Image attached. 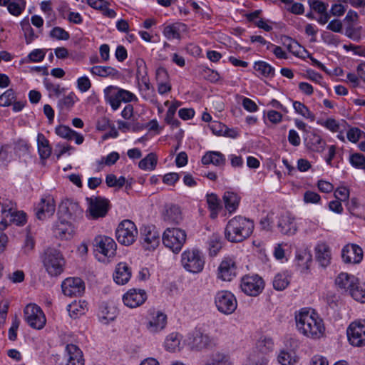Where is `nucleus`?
<instances>
[{"label": "nucleus", "mask_w": 365, "mask_h": 365, "mask_svg": "<svg viewBox=\"0 0 365 365\" xmlns=\"http://www.w3.org/2000/svg\"><path fill=\"white\" fill-rule=\"evenodd\" d=\"M50 36L58 40H68L70 38L69 34L61 27H54L50 31Z\"/></svg>", "instance_id": "nucleus-55"}, {"label": "nucleus", "mask_w": 365, "mask_h": 365, "mask_svg": "<svg viewBox=\"0 0 365 365\" xmlns=\"http://www.w3.org/2000/svg\"><path fill=\"white\" fill-rule=\"evenodd\" d=\"M141 244L146 250H154L160 244L159 233L152 227H145L141 232Z\"/></svg>", "instance_id": "nucleus-20"}, {"label": "nucleus", "mask_w": 365, "mask_h": 365, "mask_svg": "<svg viewBox=\"0 0 365 365\" xmlns=\"http://www.w3.org/2000/svg\"><path fill=\"white\" fill-rule=\"evenodd\" d=\"M1 216L0 230H4L9 224L20 225L23 222V214L17 212L16 207L11 202L2 205Z\"/></svg>", "instance_id": "nucleus-13"}, {"label": "nucleus", "mask_w": 365, "mask_h": 365, "mask_svg": "<svg viewBox=\"0 0 365 365\" xmlns=\"http://www.w3.org/2000/svg\"><path fill=\"white\" fill-rule=\"evenodd\" d=\"M25 320L33 329H41L46 324V317L38 305L27 304L24 309Z\"/></svg>", "instance_id": "nucleus-11"}, {"label": "nucleus", "mask_w": 365, "mask_h": 365, "mask_svg": "<svg viewBox=\"0 0 365 365\" xmlns=\"http://www.w3.org/2000/svg\"><path fill=\"white\" fill-rule=\"evenodd\" d=\"M56 133L61 138L71 140H74L77 145H81L84 140L83 136L66 125H58L55 129Z\"/></svg>", "instance_id": "nucleus-28"}, {"label": "nucleus", "mask_w": 365, "mask_h": 365, "mask_svg": "<svg viewBox=\"0 0 365 365\" xmlns=\"http://www.w3.org/2000/svg\"><path fill=\"white\" fill-rule=\"evenodd\" d=\"M277 359L282 365H293L296 362L295 357L291 353L285 351H280Z\"/></svg>", "instance_id": "nucleus-54"}, {"label": "nucleus", "mask_w": 365, "mask_h": 365, "mask_svg": "<svg viewBox=\"0 0 365 365\" xmlns=\"http://www.w3.org/2000/svg\"><path fill=\"white\" fill-rule=\"evenodd\" d=\"M166 325L167 316L161 312H157L148 319L146 329L150 333L156 334L163 330Z\"/></svg>", "instance_id": "nucleus-25"}, {"label": "nucleus", "mask_w": 365, "mask_h": 365, "mask_svg": "<svg viewBox=\"0 0 365 365\" xmlns=\"http://www.w3.org/2000/svg\"><path fill=\"white\" fill-rule=\"evenodd\" d=\"M347 337L354 346H365V321L356 320L351 322L347 329Z\"/></svg>", "instance_id": "nucleus-14"}, {"label": "nucleus", "mask_w": 365, "mask_h": 365, "mask_svg": "<svg viewBox=\"0 0 365 365\" xmlns=\"http://www.w3.org/2000/svg\"><path fill=\"white\" fill-rule=\"evenodd\" d=\"M180 340L181 338L179 334H170L165 341V347L166 350L171 352L178 350L180 344Z\"/></svg>", "instance_id": "nucleus-42"}, {"label": "nucleus", "mask_w": 365, "mask_h": 365, "mask_svg": "<svg viewBox=\"0 0 365 365\" xmlns=\"http://www.w3.org/2000/svg\"><path fill=\"white\" fill-rule=\"evenodd\" d=\"M215 304L217 310L225 314L233 313L237 307V302L234 294L225 290L216 293Z\"/></svg>", "instance_id": "nucleus-9"}, {"label": "nucleus", "mask_w": 365, "mask_h": 365, "mask_svg": "<svg viewBox=\"0 0 365 365\" xmlns=\"http://www.w3.org/2000/svg\"><path fill=\"white\" fill-rule=\"evenodd\" d=\"M363 137H365V133L358 128H351L346 133L347 139L353 143H356Z\"/></svg>", "instance_id": "nucleus-51"}, {"label": "nucleus", "mask_w": 365, "mask_h": 365, "mask_svg": "<svg viewBox=\"0 0 365 365\" xmlns=\"http://www.w3.org/2000/svg\"><path fill=\"white\" fill-rule=\"evenodd\" d=\"M88 208L87 216L93 220L106 216L108 211V201L101 197L92 196L86 199Z\"/></svg>", "instance_id": "nucleus-10"}, {"label": "nucleus", "mask_w": 365, "mask_h": 365, "mask_svg": "<svg viewBox=\"0 0 365 365\" xmlns=\"http://www.w3.org/2000/svg\"><path fill=\"white\" fill-rule=\"evenodd\" d=\"M310 7L318 14L324 13L327 11L328 4L319 0H308Z\"/></svg>", "instance_id": "nucleus-59"}, {"label": "nucleus", "mask_w": 365, "mask_h": 365, "mask_svg": "<svg viewBox=\"0 0 365 365\" xmlns=\"http://www.w3.org/2000/svg\"><path fill=\"white\" fill-rule=\"evenodd\" d=\"M68 353L67 364L71 365H83L84 359L81 350L75 344H68L66 346Z\"/></svg>", "instance_id": "nucleus-30"}, {"label": "nucleus", "mask_w": 365, "mask_h": 365, "mask_svg": "<svg viewBox=\"0 0 365 365\" xmlns=\"http://www.w3.org/2000/svg\"><path fill=\"white\" fill-rule=\"evenodd\" d=\"M203 165L212 164L215 166H223L225 164L226 158L225 155L217 151H208L202 158Z\"/></svg>", "instance_id": "nucleus-31"}, {"label": "nucleus", "mask_w": 365, "mask_h": 365, "mask_svg": "<svg viewBox=\"0 0 365 365\" xmlns=\"http://www.w3.org/2000/svg\"><path fill=\"white\" fill-rule=\"evenodd\" d=\"M315 257L319 264L326 267L331 263V252L329 246L325 242H319L315 247Z\"/></svg>", "instance_id": "nucleus-26"}, {"label": "nucleus", "mask_w": 365, "mask_h": 365, "mask_svg": "<svg viewBox=\"0 0 365 365\" xmlns=\"http://www.w3.org/2000/svg\"><path fill=\"white\" fill-rule=\"evenodd\" d=\"M303 200L306 204H319L321 202V197L315 192L307 190L304 193Z\"/></svg>", "instance_id": "nucleus-58"}, {"label": "nucleus", "mask_w": 365, "mask_h": 365, "mask_svg": "<svg viewBox=\"0 0 365 365\" xmlns=\"http://www.w3.org/2000/svg\"><path fill=\"white\" fill-rule=\"evenodd\" d=\"M157 162L156 155L150 153L139 162L138 166L144 170H153L156 167Z\"/></svg>", "instance_id": "nucleus-41"}, {"label": "nucleus", "mask_w": 365, "mask_h": 365, "mask_svg": "<svg viewBox=\"0 0 365 365\" xmlns=\"http://www.w3.org/2000/svg\"><path fill=\"white\" fill-rule=\"evenodd\" d=\"M58 214L66 219L76 220L82 216L83 210L78 202L66 200L59 205Z\"/></svg>", "instance_id": "nucleus-19"}, {"label": "nucleus", "mask_w": 365, "mask_h": 365, "mask_svg": "<svg viewBox=\"0 0 365 365\" xmlns=\"http://www.w3.org/2000/svg\"><path fill=\"white\" fill-rule=\"evenodd\" d=\"M357 278L346 272H341L335 279V284L338 289L349 293L351 289L357 282Z\"/></svg>", "instance_id": "nucleus-27"}, {"label": "nucleus", "mask_w": 365, "mask_h": 365, "mask_svg": "<svg viewBox=\"0 0 365 365\" xmlns=\"http://www.w3.org/2000/svg\"><path fill=\"white\" fill-rule=\"evenodd\" d=\"M131 270L129 266L125 262H120L117 264L113 279L118 284H125L130 279Z\"/></svg>", "instance_id": "nucleus-29"}, {"label": "nucleus", "mask_w": 365, "mask_h": 365, "mask_svg": "<svg viewBox=\"0 0 365 365\" xmlns=\"http://www.w3.org/2000/svg\"><path fill=\"white\" fill-rule=\"evenodd\" d=\"M38 150L41 158L47 159L51 153V148L48 140L43 134L38 133L37 135Z\"/></svg>", "instance_id": "nucleus-37"}, {"label": "nucleus", "mask_w": 365, "mask_h": 365, "mask_svg": "<svg viewBox=\"0 0 365 365\" xmlns=\"http://www.w3.org/2000/svg\"><path fill=\"white\" fill-rule=\"evenodd\" d=\"M204 365H230L229 356L222 352L217 351L210 355Z\"/></svg>", "instance_id": "nucleus-39"}, {"label": "nucleus", "mask_w": 365, "mask_h": 365, "mask_svg": "<svg viewBox=\"0 0 365 365\" xmlns=\"http://www.w3.org/2000/svg\"><path fill=\"white\" fill-rule=\"evenodd\" d=\"M237 275V266L235 259L230 257H225L220 262L217 277L222 281L230 282Z\"/></svg>", "instance_id": "nucleus-16"}, {"label": "nucleus", "mask_w": 365, "mask_h": 365, "mask_svg": "<svg viewBox=\"0 0 365 365\" xmlns=\"http://www.w3.org/2000/svg\"><path fill=\"white\" fill-rule=\"evenodd\" d=\"M317 123L326 128L332 133H336L339 130L340 123L334 118H327L325 120H318Z\"/></svg>", "instance_id": "nucleus-50"}, {"label": "nucleus", "mask_w": 365, "mask_h": 365, "mask_svg": "<svg viewBox=\"0 0 365 365\" xmlns=\"http://www.w3.org/2000/svg\"><path fill=\"white\" fill-rule=\"evenodd\" d=\"M46 53L42 49H34L27 56L26 62L38 63L43 60Z\"/></svg>", "instance_id": "nucleus-56"}, {"label": "nucleus", "mask_w": 365, "mask_h": 365, "mask_svg": "<svg viewBox=\"0 0 365 365\" xmlns=\"http://www.w3.org/2000/svg\"><path fill=\"white\" fill-rule=\"evenodd\" d=\"M350 164L356 169H361L365 163V156L359 153L351 154L349 158Z\"/></svg>", "instance_id": "nucleus-53"}, {"label": "nucleus", "mask_w": 365, "mask_h": 365, "mask_svg": "<svg viewBox=\"0 0 365 365\" xmlns=\"http://www.w3.org/2000/svg\"><path fill=\"white\" fill-rule=\"evenodd\" d=\"M356 301L361 303L365 302V284L359 283L357 279V282L353 286L352 289H350L349 293Z\"/></svg>", "instance_id": "nucleus-44"}, {"label": "nucleus", "mask_w": 365, "mask_h": 365, "mask_svg": "<svg viewBox=\"0 0 365 365\" xmlns=\"http://www.w3.org/2000/svg\"><path fill=\"white\" fill-rule=\"evenodd\" d=\"M267 48V49H272L273 53L277 58L287 59L288 58L287 53L279 46L268 43Z\"/></svg>", "instance_id": "nucleus-63"}, {"label": "nucleus", "mask_w": 365, "mask_h": 365, "mask_svg": "<svg viewBox=\"0 0 365 365\" xmlns=\"http://www.w3.org/2000/svg\"><path fill=\"white\" fill-rule=\"evenodd\" d=\"M155 79L157 83L170 81L168 71L163 67H159L155 71Z\"/></svg>", "instance_id": "nucleus-64"}, {"label": "nucleus", "mask_w": 365, "mask_h": 365, "mask_svg": "<svg viewBox=\"0 0 365 365\" xmlns=\"http://www.w3.org/2000/svg\"><path fill=\"white\" fill-rule=\"evenodd\" d=\"M105 100L113 110H118L121 103L138 102L137 96L128 90L109 86L104 89Z\"/></svg>", "instance_id": "nucleus-3"}, {"label": "nucleus", "mask_w": 365, "mask_h": 365, "mask_svg": "<svg viewBox=\"0 0 365 365\" xmlns=\"http://www.w3.org/2000/svg\"><path fill=\"white\" fill-rule=\"evenodd\" d=\"M289 282V275L286 272L277 274L272 282L274 288L279 291L286 289Z\"/></svg>", "instance_id": "nucleus-43"}, {"label": "nucleus", "mask_w": 365, "mask_h": 365, "mask_svg": "<svg viewBox=\"0 0 365 365\" xmlns=\"http://www.w3.org/2000/svg\"><path fill=\"white\" fill-rule=\"evenodd\" d=\"M164 36L168 39H178L180 38L179 28L175 24L168 25L163 30Z\"/></svg>", "instance_id": "nucleus-52"}, {"label": "nucleus", "mask_w": 365, "mask_h": 365, "mask_svg": "<svg viewBox=\"0 0 365 365\" xmlns=\"http://www.w3.org/2000/svg\"><path fill=\"white\" fill-rule=\"evenodd\" d=\"M293 108L296 113L302 115L304 118L314 120V115L309 110L307 106L299 101L293 102Z\"/></svg>", "instance_id": "nucleus-47"}, {"label": "nucleus", "mask_w": 365, "mask_h": 365, "mask_svg": "<svg viewBox=\"0 0 365 365\" xmlns=\"http://www.w3.org/2000/svg\"><path fill=\"white\" fill-rule=\"evenodd\" d=\"M188 344L192 349H211L216 345L215 340L200 329L194 330L189 336Z\"/></svg>", "instance_id": "nucleus-12"}, {"label": "nucleus", "mask_w": 365, "mask_h": 365, "mask_svg": "<svg viewBox=\"0 0 365 365\" xmlns=\"http://www.w3.org/2000/svg\"><path fill=\"white\" fill-rule=\"evenodd\" d=\"M222 248L221 237L219 235L213 234L208 241L209 253L211 256H215Z\"/></svg>", "instance_id": "nucleus-45"}, {"label": "nucleus", "mask_w": 365, "mask_h": 365, "mask_svg": "<svg viewBox=\"0 0 365 365\" xmlns=\"http://www.w3.org/2000/svg\"><path fill=\"white\" fill-rule=\"evenodd\" d=\"M257 348L262 353L267 354L272 351L274 349V341L270 337L262 336L257 342Z\"/></svg>", "instance_id": "nucleus-46"}, {"label": "nucleus", "mask_w": 365, "mask_h": 365, "mask_svg": "<svg viewBox=\"0 0 365 365\" xmlns=\"http://www.w3.org/2000/svg\"><path fill=\"white\" fill-rule=\"evenodd\" d=\"M14 148L11 146H2L0 150V166L6 165L13 158Z\"/></svg>", "instance_id": "nucleus-48"}, {"label": "nucleus", "mask_w": 365, "mask_h": 365, "mask_svg": "<svg viewBox=\"0 0 365 365\" xmlns=\"http://www.w3.org/2000/svg\"><path fill=\"white\" fill-rule=\"evenodd\" d=\"M137 235V227L129 220L122 221L115 231V236L118 242L126 246L132 245L135 241Z\"/></svg>", "instance_id": "nucleus-7"}, {"label": "nucleus", "mask_w": 365, "mask_h": 365, "mask_svg": "<svg viewBox=\"0 0 365 365\" xmlns=\"http://www.w3.org/2000/svg\"><path fill=\"white\" fill-rule=\"evenodd\" d=\"M117 245L110 237L99 235L94 239V250L104 257L111 258L115 255Z\"/></svg>", "instance_id": "nucleus-15"}, {"label": "nucleus", "mask_w": 365, "mask_h": 365, "mask_svg": "<svg viewBox=\"0 0 365 365\" xmlns=\"http://www.w3.org/2000/svg\"><path fill=\"white\" fill-rule=\"evenodd\" d=\"M225 209L231 214L236 211L237 209L240 197L233 192L226 191L222 197Z\"/></svg>", "instance_id": "nucleus-33"}, {"label": "nucleus", "mask_w": 365, "mask_h": 365, "mask_svg": "<svg viewBox=\"0 0 365 365\" xmlns=\"http://www.w3.org/2000/svg\"><path fill=\"white\" fill-rule=\"evenodd\" d=\"M307 147L312 151L317 153H322L326 147V141L315 133H311L307 139Z\"/></svg>", "instance_id": "nucleus-34"}, {"label": "nucleus", "mask_w": 365, "mask_h": 365, "mask_svg": "<svg viewBox=\"0 0 365 365\" xmlns=\"http://www.w3.org/2000/svg\"><path fill=\"white\" fill-rule=\"evenodd\" d=\"M43 263L51 276H58L63 271L65 259L59 250L49 247L44 252Z\"/></svg>", "instance_id": "nucleus-5"}, {"label": "nucleus", "mask_w": 365, "mask_h": 365, "mask_svg": "<svg viewBox=\"0 0 365 365\" xmlns=\"http://www.w3.org/2000/svg\"><path fill=\"white\" fill-rule=\"evenodd\" d=\"M63 293L68 297H80L85 291V284L78 277H68L61 284Z\"/></svg>", "instance_id": "nucleus-17"}, {"label": "nucleus", "mask_w": 365, "mask_h": 365, "mask_svg": "<svg viewBox=\"0 0 365 365\" xmlns=\"http://www.w3.org/2000/svg\"><path fill=\"white\" fill-rule=\"evenodd\" d=\"M147 299V294L144 289H130L123 296L124 304L130 308L140 307Z\"/></svg>", "instance_id": "nucleus-18"}, {"label": "nucleus", "mask_w": 365, "mask_h": 365, "mask_svg": "<svg viewBox=\"0 0 365 365\" xmlns=\"http://www.w3.org/2000/svg\"><path fill=\"white\" fill-rule=\"evenodd\" d=\"M185 230L179 228H168L163 235V245L173 252L178 253L186 241Z\"/></svg>", "instance_id": "nucleus-6"}, {"label": "nucleus", "mask_w": 365, "mask_h": 365, "mask_svg": "<svg viewBox=\"0 0 365 365\" xmlns=\"http://www.w3.org/2000/svg\"><path fill=\"white\" fill-rule=\"evenodd\" d=\"M16 93L13 89L6 90L0 96V106L6 107L11 106L16 100Z\"/></svg>", "instance_id": "nucleus-49"}, {"label": "nucleus", "mask_w": 365, "mask_h": 365, "mask_svg": "<svg viewBox=\"0 0 365 365\" xmlns=\"http://www.w3.org/2000/svg\"><path fill=\"white\" fill-rule=\"evenodd\" d=\"M56 210V204L53 197H43L36 208V215L38 220H43L51 217Z\"/></svg>", "instance_id": "nucleus-22"}, {"label": "nucleus", "mask_w": 365, "mask_h": 365, "mask_svg": "<svg viewBox=\"0 0 365 365\" xmlns=\"http://www.w3.org/2000/svg\"><path fill=\"white\" fill-rule=\"evenodd\" d=\"M118 315V310L114 306H109L108 304H103L100 308L98 317L100 321L107 324L113 322Z\"/></svg>", "instance_id": "nucleus-32"}, {"label": "nucleus", "mask_w": 365, "mask_h": 365, "mask_svg": "<svg viewBox=\"0 0 365 365\" xmlns=\"http://www.w3.org/2000/svg\"><path fill=\"white\" fill-rule=\"evenodd\" d=\"M91 87V82L88 77L84 76L77 79V88L81 93L88 91Z\"/></svg>", "instance_id": "nucleus-60"}, {"label": "nucleus", "mask_w": 365, "mask_h": 365, "mask_svg": "<svg viewBox=\"0 0 365 365\" xmlns=\"http://www.w3.org/2000/svg\"><path fill=\"white\" fill-rule=\"evenodd\" d=\"M294 319L297 331L303 336L317 340L325 335L324 321L314 310L302 308L295 312Z\"/></svg>", "instance_id": "nucleus-1"}, {"label": "nucleus", "mask_w": 365, "mask_h": 365, "mask_svg": "<svg viewBox=\"0 0 365 365\" xmlns=\"http://www.w3.org/2000/svg\"><path fill=\"white\" fill-rule=\"evenodd\" d=\"M207 203L210 210L221 209L220 200L215 194H207L206 196Z\"/></svg>", "instance_id": "nucleus-61"}, {"label": "nucleus", "mask_w": 365, "mask_h": 365, "mask_svg": "<svg viewBox=\"0 0 365 365\" xmlns=\"http://www.w3.org/2000/svg\"><path fill=\"white\" fill-rule=\"evenodd\" d=\"M181 264L190 273H200L205 266V257L201 251L196 248L187 249L181 254Z\"/></svg>", "instance_id": "nucleus-4"}, {"label": "nucleus", "mask_w": 365, "mask_h": 365, "mask_svg": "<svg viewBox=\"0 0 365 365\" xmlns=\"http://www.w3.org/2000/svg\"><path fill=\"white\" fill-rule=\"evenodd\" d=\"M88 310V303L83 300L75 301L68 306V312L72 318H78Z\"/></svg>", "instance_id": "nucleus-35"}, {"label": "nucleus", "mask_w": 365, "mask_h": 365, "mask_svg": "<svg viewBox=\"0 0 365 365\" xmlns=\"http://www.w3.org/2000/svg\"><path fill=\"white\" fill-rule=\"evenodd\" d=\"M90 72L94 75L103 78L109 76L114 77L118 75V71L110 66H95L89 68Z\"/></svg>", "instance_id": "nucleus-38"}, {"label": "nucleus", "mask_w": 365, "mask_h": 365, "mask_svg": "<svg viewBox=\"0 0 365 365\" xmlns=\"http://www.w3.org/2000/svg\"><path fill=\"white\" fill-rule=\"evenodd\" d=\"M361 27H354L352 26H349L346 29L345 34L349 38L354 41H359L361 38Z\"/></svg>", "instance_id": "nucleus-62"}, {"label": "nucleus", "mask_w": 365, "mask_h": 365, "mask_svg": "<svg viewBox=\"0 0 365 365\" xmlns=\"http://www.w3.org/2000/svg\"><path fill=\"white\" fill-rule=\"evenodd\" d=\"M277 227L285 235H294L298 230L295 217L290 213L283 214L279 217Z\"/></svg>", "instance_id": "nucleus-23"}, {"label": "nucleus", "mask_w": 365, "mask_h": 365, "mask_svg": "<svg viewBox=\"0 0 365 365\" xmlns=\"http://www.w3.org/2000/svg\"><path fill=\"white\" fill-rule=\"evenodd\" d=\"M53 235L61 240H70L75 232L74 227L66 220L56 221L52 227Z\"/></svg>", "instance_id": "nucleus-24"}, {"label": "nucleus", "mask_w": 365, "mask_h": 365, "mask_svg": "<svg viewBox=\"0 0 365 365\" xmlns=\"http://www.w3.org/2000/svg\"><path fill=\"white\" fill-rule=\"evenodd\" d=\"M322 38L327 45L337 46L340 43L339 37L329 32H323L322 34Z\"/></svg>", "instance_id": "nucleus-57"}, {"label": "nucleus", "mask_w": 365, "mask_h": 365, "mask_svg": "<svg viewBox=\"0 0 365 365\" xmlns=\"http://www.w3.org/2000/svg\"><path fill=\"white\" fill-rule=\"evenodd\" d=\"M254 69L264 77H273L274 68L265 61H256L254 64Z\"/></svg>", "instance_id": "nucleus-40"}, {"label": "nucleus", "mask_w": 365, "mask_h": 365, "mask_svg": "<svg viewBox=\"0 0 365 365\" xmlns=\"http://www.w3.org/2000/svg\"><path fill=\"white\" fill-rule=\"evenodd\" d=\"M240 287L246 295L257 297L264 289V282L257 274H247L242 277Z\"/></svg>", "instance_id": "nucleus-8"}, {"label": "nucleus", "mask_w": 365, "mask_h": 365, "mask_svg": "<svg viewBox=\"0 0 365 365\" xmlns=\"http://www.w3.org/2000/svg\"><path fill=\"white\" fill-rule=\"evenodd\" d=\"M341 257L345 263H359L363 258L362 249L356 244H348L341 250Z\"/></svg>", "instance_id": "nucleus-21"}, {"label": "nucleus", "mask_w": 365, "mask_h": 365, "mask_svg": "<svg viewBox=\"0 0 365 365\" xmlns=\"http://www.w3.org/2000/svg\"><path fill=\"white\" fill-rule=\"evenodd\" d=\"M165 221L170 223L178 224L182 220V214L180 207L171 205L167 208L163 214Z\"/></svg>", "instance_id": "nucleus-36"}, {"label": "nucleus", "mask_w": 365, "mask_h": 365, "mask_svg": "<svg viewBox=\"0 0 365 365\" xmlns=\"http://www.w3.org/2000/svg\"><path fill=\"white\" fill-rule=\"evenodd\" d=\"M254 227L252 220L241 215L235 216L228 221L225 235L231 242H240L251 235Z\"/></svg>", "instance_id": "nucleus-2"}]
</instances>
